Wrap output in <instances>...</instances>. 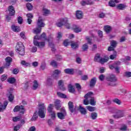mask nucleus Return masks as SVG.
Masks as SVG:
<instances>
[{
	"label": "nucleus",
	"instance_id": "a878e982",
	"mask_svg": "<svg viewBox=\"0 0 131 131\" xmlns=\"http://www.w3.org/2000/svg\"><path fill=\"white\" fill-rule=\"evenodd\" d=\"M61 103V101H60L59 99H56L55 101V104L56 106V108L57 110H59L61 106L60 105V103Z\"/></svg>",
	"mask_w": 131,
	"mask_h": 131
},
{
	"label": "nucleus",
	"instance_id": "052dcab7",
	"mask_svg": "<svg viewBox=\"0 0 131 131\" xmlns=\"http://www.w3.org/2000/svg\"><path fill=\"white\" fill-rule=\"evenodd\" d=\"M63 36V34L61 32H58L57 34V39H60V38H62V37Z\"/></svg>",
	"mask_w": 131,
	"mask_h": 131
},
{
	"label": "nucleus",
	"instance_id": "393cba45",
	"mask_svg": "<svg viewBox=\"0 0 131 131\" xmlns=\"http://www.w3.org/2000/svg\"><path fill=\"white\" fill-rule=\"evenodd\" d=\"M64 72L67 74H74V69H67L64 70Z\"/></svg>",
	"mask_w": 131,
	"mask_h": 131
},
{
	"label": "nucleus",
	"instance_id": "ddd939ff",
	"mask_svg": "<svg viewBox=\"0 0 131 131\" xmlns=\"http://www.w3.org/2000/svg\"><path fill=\"white\" fill-rule=\"evenodd\" d=\"M36 39L39 40L41 39V40H48L49 42V45H50V42H49V39L47 38V35H46L45 33H43L40 36L38 37L37 36Z\"/></svg>",
	"mask_w": 131,
	"mask_h": 131
},
{
	"label": "nucleus",
	"instance_id": "1a4fd4ad",
	"mask_svg": "<svg viewBox=\"0 0 131 131\" xmlns=\"http://www.w3.org/2000/svg\"><path fill=\"white\" fill-rule=\"evenodd\" d=\"M65 116H66V111L64 109L61 110V113H57V117L59 119H64Z\"/></svg>",
	"mask_w": 131,
	"mask_h": 131
},
{
	"label": "nucleus",
	"instance_id": "bb28decb",
	"mask_svg": "<svg viewBox=\"0 0 131 131\" xmlns=\"http://www.w3.org/2000/svg\"><path fill=\"white\" fill-rule=\"evenodd\" d=\"M37 118H38V115H37V112H35L31 119V121H36Z\"/></svg>",
	"mask_w": 131,
	"mask_h": 131
},
{
	"label": "nucleus",
	"instance_id": "a19ab883",
	"mask_svg": "<svg viewBox=\"0 0 131 131\" xmlns=\"http://www.w3.org/2000/svg\"><path fill=\"white\" fill-rule=\"evenodd\" d=\"M89 104H91L92 106H95L96 101H95V98H92L89 100Z\"/></svg>",
	"mask_w": 131,
	"mask_h": 131
},
{
	"label": "nucleus",
	"instance_id": "a18cd8bd",
	"mask_svg": "<svg viewBox=\"0 0 131 131\" xmlns=\"http://www.w3.org/2000/svg\"><path fill=\"white\" fill-rule=\"evenodd\" d=\"M8 81L9 83H15L16 79L14 78H10L8 79Z\"/></svg>",
	"mask_w": 131,
	"mask_h": 131
},
{
	"label": "nucleus",
	"instance_id": "f03ea898",
	"mask_svg": "<svg viewBox=\"0 0 131 131\" xmlns=\"http://www.w3.org/2000/svg\"><path fill=\"white\" fill-rule=\"evenodd\" d=\"M16 52L20 55V56H24L25 54V47L22 42H18L16 46Z\"/></svg>",
	"mask_w": 131,
	"mask_h": 131
},
{
	"label": "nucleus",
	"instance_id": "680f3d73",
	"mask_svg": "<svg viewBox=\"0 0 131 131\" xmlns=\"http://www.w3.org/2000/svg\"><path fill=\"white\" fill-rule=\"evenodd\" d=\"M17 21L19 24H21L23 22V19H22V17L21 16L18 17L17 19Z\"/></svg>",
	"mask_w": 131,
	"mask_h": 131
},
{
	"label": "nucleus",
	"instance_id": "6e6d98bb",
	"mask_svg": "<svg viewBox=\"0 0 131 131\" xmlns=\"http://www.w3.org/2000/svg\"><path fill=\"white\" fill-rule=\"evenodd\" d=\"M19 69H14L13 70H12V73L13 74H18L19 73Z\"/></svg>",
	"mask_w": 131,
	"mask_h": 131
},
{
	"label": "nucleus",
	"instance_id": "2f4dec72",
	"mask_svg": "<svg viewBox=\"0 0 131 131\" xmlns=\"http://www.w3.org/2000/svg\"><path fill=\"white\" fill-rule=\"evenodd\" d=\"M50 48L52 52L53 53L56 52V49L55 48V45H54V42H53V39L51 40V42H50Z\"/></svg>",
	"mask_w": 131,
	"mask_h": 131
},
{
	"label": "nucleus",
	"instance_id": "4d7b16f0",
	"mask_svg": "<svg viewBox=\"0 0 131 131\" xmlns=\"http://www.w3.org/2000/svg\"><path fill=\"white\" fill-rule=\"evenodd\" d=\"M75 85H76V89H77L78 92H80V90H81V86L80 85V84H79V83H76Z\"/></svg>",
	"mask_w": 131,
	"mask_h": 131
},
{
	"label": "nucleus",
	"instance_id": "6e6552de",
	"mask_svg": "<svg viewBox=\"0 0 131 131\" xmlns=\"http://www.w3.org/2000/svg\"><path fill=\"white\" fill-rule=\"evenodd\" d=\"M6 63L4 66L5 68H8V67H10L11 66V63H12V61H13V59L11 57H7L5 59Z\"/></svg>",
	"mask_w": 131,
	"mask_h": 131
},
{
	"label": "nucleus",
	"instance_id": "3c124183",
	"mask_svg": "<svg viewBox=\"0 0 131 131\" xmlns=\"http://www.w3.org/2000/svg\"><path fill=\"white\" fill-rule=\"evenodd\" d=\"M51 65L53 66V67H57V66H58L57 62L55 60H53L51 61Z\"/></svg>",
	"mask_w": 131,
	"mask_h": 131
},
{
	"label": "nucleus",
	"instance_id": "603ef678",
	"mask_svg": "<svg viewBox=\"0 0 131 131\" xmlns=\"http://www.w3.org/2000/svg\"><path fill=\"white\" fill-rule=\"evenodd\" d=\"M113 102L114 103H116V104H118V105H120V104H121V102H120V100H119V99L117 98L114 99Z\"/></svg>",
	"mask_w": 131,
	"mask_h": 131
},
{
	"label": "nucleus",
	"instance_id": "58836bf2",
	"mask_svg": "<svg viewBox=\"0 0 131 131\" xmlns=\"http://www.w3.org/2000/svg\"><path fill=\"white\" fill-rule=\"evenodd\" d=\"M88 49H89V45H88V43H84V45H82V51H83L84 52H85L88 51Z\"/></svg>",
	"mask_w": 131,
	"mask_h": 131
},
{
	"label": "nucleus",
	"instance_id": "f8f14e48",
	"mask_svg": "<svg viewBox=\"0 0 131 131\" xmlns=\"http://www.w3.org/2000/svg\"><path fill=\"white\" fill-rule=\"evenodd\" d=\"M58 85L59 87V89L61 90V91H65L66 90V88L64 86V80H59L58 81Z\"/></svg>",
	"mask_w": 131,
	"mask_h": 131
},
{
	"label": "nucleus",
	"instance_id": "cd10ccee",
	"mask_svg": "<svg viewBox=\"0 0 131 131\" xmlns=\"http://www.w3.org/2000/svg\"><path fill=\"white\" fill-rule=\"evenodd\" d=\"M11 28L13 31H14V32H19V31H20V28L18 26L12 25L11 26Z\"/></svg>",
	"mask_w": 131,
	"mask_h": 131
},
{
	"label": "nucleus",
	"instance_id": "7ed1b4c3",
	"mask_svg": "<svg viewBox=\"0 0 131 131\" xmlns=\"http://www.w3.org/2000/svg\"><path fill=\"white\" fill-rule=\"evenodd\" d=\"M94 93L92 92H88L84 96V99L83 100V104L84 105H89L90 104V100L93 99L94 97Z\"/></svg>",
	"mask_w": 131,
	"mask_h": 131
},
{
	"label": "nucleus",
	"instance_id": "09e8293b",
	"mask_svg": "<svg viewBox=\"0 0 131 131\" xmlns=\"http://www.w3.org/2000/svg\"><path fill=\"white\" fill-rule=\"evenodd\" d=\"M26 6L29 11H31L32 10V5H31V4L27 3Z\"/></svg>",
	"mask_w": 131,
	"mask_h": 131
},
{
	"label": "nucleus",
	"instance_id": "f704fd0d",
	"mask_svg": "<svg viewBox=\"0 0 131 131\" xmlns=\"http://www.w3.org/2000/svg\"><path fill=\"white\" fill-rule=\"evenodd\" d=\"M101 59V56H100L99 54H96L95 57H94V61L95 62H98V63L100 62V60Z\"/></svg>",
	"mask_w": 131,
	"mask_h": 131
},
{
	"label": "nucleus",
	"instance_id": "0eeeda50",
	"mask_svg": "<svg viewBox=\"0 0 131 131\" xmlns=\"http://www.w3.org/2000/svg\"><path fill=\"white\" fill-rule=\"evenodd\" d=\"M60 21L61 22L63 25L66 26V27L68 29H70V24L68 23V18H60L59 19Z\"/></svg>",
	"mask_w": 131,
	"mask_h": 131
},
{
	"label": "nucleus",
	"instance_id": "9b49d317",
	"mask_svg": "<svg viewBox=\"0 0 131 131\" xmlns=\"http://www.w3.org/2000/svg\"><path fill=\"white\" fill-rule=\"evenodd\" d=\"M13 111L14 112H18V111H20V113H24V106L23 105H17L14 107Z\"/></svg>",
	"mask_w": 131,
	"mask_h": 131
},
{
	"label": "nucleus",
	"instance_id": "bf43d9fd",
	"mask_svg": "<svg viewBox=\"0 0 131 131\" xmlns=\"http://www.w3.org/2000/svg\"><path fill=\"white\" fill-rule=\"evenodd\" d=\"M12 120H13V121H14V122H16V121H19L20 117H13L12 119Z\"/></svg>",
	"mask_w": 131,
	"mask_h": 131
},
{
	"label": "nucleus",
	"instance_id": "774afa93",
	"mask_svg": "<svg viewBox=\"0 0 131 131\" xmlns=\"http://www.w3.org/2000/svg\"><path fill=\"white\" fill-rule=\"evenodd\" d=\"M36 130V128H35V126H31L30 127L28 131H35Z\"/></svg>",
	"mask_w": 131,
	"mask_h": 131
},
{
	"label": "nucleus",
	"instance_id": "c03bdc74",
	"mask_svg": "<svg viewBox=\"0 0 131 131\" xmlns=\"http://www.w3.org/2000/svg\"><path fill=\"white\" fill-rule=\"evenodd\" d=\"M8 100L9 102H13V100H14V95L12 94V93H10L8 95Z\"/></svg>",
	"mask_w": 131,
	"mask_h": 131
},
{
	"label": "nucleus",
	"instance_id": "7c9ffc66",
	"mask_svg": "<svg viewBox=\"0 0 131 131\" xmlns=\"http://www.w3.org/2000/svg\"><path fill=\"white\" fill-rule=\"evenodd\" d=\"M86 108L87 110H88V111H90V112L96 111V107L94 106L89 105V106H86Z\"/></svg>",
	"mask_w": 131,
	"mask_h": 131
},
{
	"label": "nucleus",
	"instance_id": "f3484780",
	"mask_svg": "<svg viewBox=\"0 0 131 131\" xmlns=\"http://www.w3.org/2000/svg\"><path fill=\"white\" fill-rule=\"evenodd\" d=\"M69 109L71 113H73L75 111V108H74V105H73V102L70 101L68 103Z\"/></svg>",
	"mask_w": 131,
	"mask_h": 131
},
{
	"label": "nucleus",
	"instance_id": "338daca9",
	"mask_svg": "<svg viewBox=\"0 0 131 131\" xmlns=\"http://www.w3.org/2000/svg\"><path fill=\"white\" fill-rule=\"evenodd\" d=\"M56 58L57 61H61V60H62V56L58 55H56Z\"/></svg>",
	"mask_w": 131,
	"mask_h": 131
},
{
	"label": "nucleus",
	"instance_id": "4c0bfd02",
	"mask_svg": "<svg viewBox=\"0 0 131 131\" xmlns=\"http://www.w3.org/2000/svg\"><path fill=\"white\" fill-rule=\"evenodd\" d=\"M91 117L92 119H93V120L96 119L97 117H98V113L96 112L92 113L91 114Z\"/></svg>",
	"mask_w": 131,
	"mask_h": 131
},
{
	"label": "nucleus",
	"instance_id": "9d476101",
	"mask_svg": "<svg viewBox=\"0 0 131 131\" xmlns=\"http://www.w3.org/2000/svg\"><path fill=\"white\" fill-rule=\"evenodd\" d=\"M117 42L115 40H112L111 42V46L108 48V51H114V48H116Z\"/></svg>",
	"mask_w": 131,
	"mask_h": 131
},
{
	"label": "nucleus",
	"instance_id": "4468645a",
	"mask_svg": "<svg viewBox=\"0 0 131 131\" xmlns=\"http://www.w3.org/2000/svg\"><path fill=\"white\" fill-rule=\"evenodd\" d=\"M76 17L77 19H82V18H83V13H82V11L80 10L76 11Z\"/></svg>",
	"mask_w": 131,
	"mask_h": 131
},
{
	"label": "nucleus",
	"instance_id": "a211bd4d",
	"mask_svg": "<svg viewBox=\"0 0 131 131\" xmlns=\"http://www.w3.org/2000/svg\"><path fill=\"white\" fill-rule=\"evenodd\" d=\"M37 25L39 28H41V27H45V23H43L42 19H41L40 17H39L38 19Z\"/></svg>",
	"mask_w": 131,
	"mask_h": 131
},
{
	"label": "nucleus",
	"instance_id": "b1692460",
	"mask_svg": "<svg viewBox=\"0 0 131 131\" xmlns=\"http://www.w3.org/2000/svg\"><path fill=\"white\" fill-rule=\"evenodd\" d=\"M126 8V5H125V4H120L116 6V8L118 10H120L121 11H122V10H124Z\"/></svg>",
	"mask_w": 131,
	"mask_h": 131
},
{
	"label": "nucleus",
	"instance_id": "ea45409f",
	"mask_svg": "<svg viewBox=\"0 0 131 131\" xmlns=\"http://www.w3.org/2000/svg\"><path fill=\"white\" fill-rule=\"evenodd\" d=\"M108 6H110V7L114 8V7H116V4H115V2H114V1L111 0L108 3Z\"/></svg>",
	"mask_w": 131,
	"mask_h": 131
},
{
	"label": "nucleus",
	"instance_id": "37998d69",
	"mask_svg": "<svg viewBox=\"0 0 131 131\" xmlns=\"http://www.w3.org/2000/svg\"><path fill=\"white\" fill-rule=\"evenodd\" d=\"M69 92H70V93H74V92H75V90H74L73 86L71 84L69 85Z\"/></svg>",
	"mask_w": 131,
	"mask_h": 131
},
{
	"label": "nucleus",
	"instance_id": "c9c22d12",
	"mask_svg": "<svg viewBox=\"0 0 131 131\" xmlns=\"http://www.w3.org/2000/svg\"><path fill=\"white\" fill-rule=\"evenodd\" d=\"M33 33H35V34H38V33H40L41 32V28H39L38 27L37 28H36L35 29H34Z\"/></svg>",
	"mask_w": 131,
	"mask_h": 131
},
{
	"label": "nucleus",
	"instance_id": "aec40b11",
	"mask_svg": "<svg viewBox=\"0 0 131 131\" xmlns=\"http://www.w3.org/2000/svg\"><path fill=\"white\" fill-rule=\"evenodd\" d=\"M121 64V62L120 61H116L114 63L111 64L109 66L110 69H111V70H113L114 69L115 67H118L119 65Z\"/></svg>",
	"mask_w": 131,
	"mask_h": 131
},
{
	"label": "nucleus",
	"instance_id": "e433bc0d",
	"mask_svg": "<svg viewBox=\"0 0 131 131\" xmlns=\"http://www.w3.org/2000/svg\"><path fill=\"white\" fill-rule=\"evenodd\" d=\"M21 65H24L25 67H30L31 64L29 62H26V61L24 60H22L21 62Z\"/></svg>",
	"mask_w": 131,
	"mask_h": 131
},
{
	"label": "nucleus",
	"instance_id": "c85d7f7f",
	"mask_svg": "<svg viewBox=\"0 0 131 131\" xmlns=\"http://www.w3.org/2000/svg\"><path fill=\"white\" fill-rule=\"evenodd\" d=\"M33 83L32 90L35 91L37 90V88H38V82L36 80H34Z\"/></svg>",
	"mask_w": 131,
	"mask_h": 131
},
{
	"label": "nucleus",
	"instance_id": "69168bd1",
	"mask_svg": "<svg viewBox=\"0 0 131 131\" xmlns=\"http://www.w3.org/2000/svg\"><path fill=\"white\" fill-rule=\"evenodd\" d=\"M114 69L116 70V73H120V71H119V67H114Z\"/></svg>",
	"mask_w": 131,
	"mask_h": 131
},
{
	"label": "nucleus",
	"instance_id": "0e129e2a",
	"mask_svg": "<svg viewBox=\"0 0 131 131\" xmlns=\"http://www.w3.org/2000/svg\"><path fill=\"white\" fill-rule=\"evenodd\" d=\"M20 127H21V125H17L14 128V130L15 131L19 130L20 129Z\"/></svg>",
	"mask_w": 131,
	"mask_h": 131
},
{
	"label": "nucleus",
	"instance_id": "dca6fc26",
	"mask_svg": "<svg viewBox=\"0 0 131 131\" xmlns=\"http://www.w3.org/2000/svg\"><path fill=\"white\" fill-rule=\"evenodd\" d=\"M61 72L60 70L56 69L53 71L52 76L54 77V78H57V77L61 74Z\"/></svg>",
	"mask_w": 131,
	"mask_h": 131
},
{
	"label": "nucleus",
	"instance_id": "4be33fe9",
	"mask_svg": "<svg viewBox=\"0 0 131 131\" xmlns=\"http://www.w3.org/2000/svg\"><path fill=\"white\" fill-rule=\"evenodd\" d=\"M71 47L72 49L73 50H76V49H78V42L71 41Z\"/></svg>",
	"mask_w": 131,
	"mask_h": 131
},
{
	"label": "nucleus",
	"instance_id": "72a5a7b5",
	"mask_svg": "<svg viewBox=\"0 0 131 131\" xmlns=\"http://www.w3.org/2000/svg\"><path fill=\"white\" fill-rule=\"evenodd\" d=\"M57 95L58 97H59V98H62V99H66V98H67V96H66V95L61 92H57Z\"/></svg>",
	"mask_w": 131,
	"mask_h": 131
},
{
	"label": "nucleus",
	"instance_id": "5fc2aeb1",
	"mask_svg": "<svg viewBox=\"0 0 131 131\" xmlns=\"http://www.w3.org/2000/svg\"><path fill=\"white\" fill-rule=\"evenodd\" d=\"M58 22L56 23V26L57 27H62L63 26V24L62 22H61V20H60V19H58Z\"/></svg>",
	"mask_w": 131,
	"mask_h": 131
},
{
	"label": "nucleus",
	"instance_id": "13d9d810",
	"mask_svg": "<svg viewBox=\"0 0 131 131\" xmlns=\"http://www.w3.org/2000/svg\"><path fill=\"white\" fill-rule=\"evenodd\" d=\"M8 100H6L4 101L3 105V109H6V108H7V106H8Z\"/></svg>",
	"mask_w": 131,
	"mask_h": 131
},
{
	"label": "nucleus",
	"instance_id": "5701e85b",
	"mask_svg": "<svg viewBox=\"0 0 131 131\" xmlns=\"http://www.w3.org/2000/svg\"><path fill=\"white\" fill-rule=\"evenodd\" d=\"M74 32H76V33H78V32H81V28L78 27V26L74 25H73V27H72Z\"/></svg>",
	"mask_w": 131,
	"mask_h": 131
},
{
	"label": "nucleus",
	"instance_id": "6ab92c4d",
	"mask_svg": "<svg viewBox=\"0 0 131 131\" xmlns=\"http://www.w3.org/2000/svg\"><path fill=\"white\" fill-rule=\"evenodd\" d=\"M97 82V78L94 77L91 79L90 82V86L91 88H94L95 85H96V83Z\"/></svg>",
	"mask_w": 131,
	"mask_h": 131
},
{
	"label": "nucleus",
	"instance_id": "8fccbe9b",
	"mask_svg": "<svg viewBox=\"0 0 131 131\" xmlns=\"http://www.w3.org/2000/svg\"><path fill=\"white\" fill-rule=\"evenodd\" d=\"M124 76L125 77H131V72H125L124 73Z\"/></svg>",
	"mask_w": 131,
	"mask_h": 131
},
{
	"label": "nucleus",
	"instance_id": "412c9836",
	"mask_svg": "<svg viewBox=\"0 0 131 131\" xmlns=\"http://www.w3.org/2000/svg\"><path fill=\"white\" fill-rule=\"evenodd\" d=\"M50 115L52 120L56 119V112L51 108L50 110Z\"/></svg>",
	"mask_w": 131,
	"mask_h": 131
},
{
	"label": "nucleus",
	"instance_id": "49530a36",
	"mask_svg": "<svg viewBox=\"0 0 131 131\" xmlns=\"http://www.w3.org/2000/svg\"><path fill=\"white\" fill-rule=\"evenodd\" d=\"M42 11L43 15H44V16H46L47 14H49V10L47 9V8H45V7L43 8Z\"/></svg>",
	"mask_w": 131,
	"mask_h": 131
},
{
	"label": "nucleus",
	"instance_id": "de8ad7c7",
	"mask_svg": "<svg viewBox=\"0 0 131 131\" xmlns=\"http://www.w3.org/2000/svg\"><path fill=\"white\" fill-rule=\"evenodd\" d=\"M8 78V76L6 74H4L1 76V79L2 81H5L6 79Z\"/></svg>",
	"mask_w": 131,
	"mask_h": 131
},
{
	"label": "nucleus",
	"instance_id": "20e7f679",
	"mask_svg": "<svg viewBox=\"0 0 131 131\" xmlns=\"http://www.w3.org/2000/svg\"><path fill=\"white\" fill-rule=\"evenodd\" d=\"M39 107L40 108L39 109L38 114L40 118H45L46 117V111L47 109L45 107V104L43 103L39 104Z\"/></svg>",
	"mask_w": 131,
	"mask_h": 131
},
{
	"label": "nucleus",
	"instance_id": "e2e57ef3",
	"mask_svg": "<svg viewBox=\"0 0 131 131\" xmlns=\"http://www.w3.org/2000/svg\"><path fill=\"white\" fill-rule=\"evenodd\" d=\"M76 61L78 64H81V58L80 57H77L76 58Z\"/></svg>",
	"mask_w": 131,
	"mask_h": 131
},
{
	"label": "nucleus",
	"instance_id": "864d4df0",
	"mask_svg": "<svg viewBox=\"0 0 131 131\" xmlns=\"http://www.w3.org/2000/svg\"><path fill=\"white\" fill-rule=\"evenodd\" d=\"M126 129H127V126L126 125H124L121 128H120V130L125 131Z\"/></svg>",
	"mask_w": 131,
	"mask_h": 131
},
{
	"label": "nucleus",
	"instance_id": "c756f323",
	"mask_svg": "<svg viewBox=\"0 0 131 131\" xmlns=\"http://www.w3.org/2000/svg\"><path fill=\"white\" fill-rule=\"evenodd\" d=\"M79 110L80 112L83 115H85V114H86V110L82 106H80Z\"/></svg>",
	"mask_w": 131,
	"mask_h": 131
},
{
	"label": "nucleus",
	"instance_id": "2eb2a0df",
	"mask_svg": "<svg viewBox=\"0 0 131 131\" xmlns=\"http://www.w3.org/2000/svg\"><path fill=\"white\" fill-rule=\"evenodd\" d=\"M8 10L9 12V14L10 15V16H14V15H15V8H14V7L13 6H9Z\"/></svg>",
	"mask_w": 131,
	"mask_h": 131
},
{
	"label": "nucleus",
	"instance_id": "423d86ee",
	"mask_svg": "<svg viewBox=\"0 0 131 131\" xmlns=\"http://www.w3.org/2000/svg\"><path fill=\"white\" fill-rule=\"evenodd\" d=\"M36 37L37 36H35L34 37V45L36 47H39V48H41V47H45V42H40L37 41V39H36Z\"/></svg>",
	"mask_w": 131,
	"mask_h": 131
},
{
	"label": "nucleus",
	"instance_id": "79ce46f5",
	"mask_svg": "<svg viewBox=\"0 0 131 131\" xmlns=\"http://www.w3.org/2000/svg\"><path fill=\"white\" fill-rule=\"evenodd\" d=\"M106 62H108V59L105 58H101L99 63H100L101 64H104V63H106Z\"/></svg>",
	"mask_w": 131,
	"mask_h": 131
},
{
	"label": "nucleus",
	"instance_id": "f257e3e1",
	"mask_svg": "<svg viewBox=\"0 0 131 131\" xmlns=\"http://www.w3.org/2000/svg\"><path fill=\"white\" fill-rule=\"evenodd\" d=\"M117 81V77L114 75H111L106 77V84L110 86H115Z\"/></svg>",
	"mask_w": 131,
	"mask_h": 131
},
{
	"label": "nucleus",
	"instance_id": "473e14b6",
	"mask_svg": "<svg viewBox=\"0 0 131 131\" xmlns=\"http://www.w3.org/2000/svg\"><path fill=\"white\" fill-rule=\"evenodd\" d=\"M111 30H112V28H111V27L109 26H104V31L107 33H110L111 32Z\"/></svg>",
	"mask_w": 131,
	"mask_h": 131
},
{
	"label": "nucleus",
	"instance_id": "39448f33",
	"mask_svg": "<svg viewBox=\"0 0 131 131\" xmlns=\"http://www.w3.org/2000/svg\"><path fill=\"white\" fill-rule=\"evenodd\" d=\"M123 117H124V111H118L116 112V114L113 115L114 118L116 119H118Z\"/></svg>",
	"mask_w": 131,
	"mask_h": 131
}]
</instances>
